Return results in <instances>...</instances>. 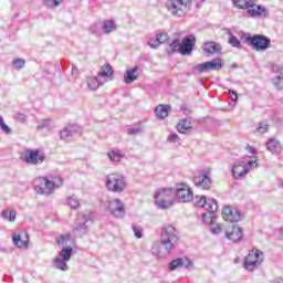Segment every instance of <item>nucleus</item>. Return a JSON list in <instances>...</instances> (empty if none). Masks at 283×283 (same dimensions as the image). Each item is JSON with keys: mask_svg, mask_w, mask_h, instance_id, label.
Instances as JSON below:
<instances>
[{"mask_svg": "<svg viewBox=\"0 0 283 283\" xmlns=\"http://www.w3.org/2000/svg\"><path fill=\"white\" fill-rule=\"evenodd\" d=\"M72 251H74V248L72 247H65L63 248L59 255L60 258H55L53 260V264L55 266V269H59L60 271H67V269H70L67 266V263L70 262V260H72Z\"/></svg>", "mask_w": 283, "mask_h": 283, "instance_id": "obj_11", "label": "nucleus"}, {"mask_svg": "<svg viewBox=\"0 0 283 283\" xmlns=\"http://www.w3.org/2000/svg\"><path fill=\"white\" fill-rule=\"evenodd\" d=\"M14 120H17V123H20V124H25L27 120H28V115L23 114V113H17L14 115Z\"/></svg>", "mask_w": 283, "mask_h": 283, "instance_id": "obj_42", "label": "nucleus"}, {"mask_svg": "<svg viewBox=\"0 0 283 283\" xmlns=\"http://www.w3.org/2000/svg\"><path fill=\"white\" fill-rule=\"evenodd\" d=\"M132 229L134 231L135 238H137V240H140V238H143V227L133 224Z\"/></svg>", "mask_w": 283, "mask_h": 283, "instance_id": "obj_41", "label": "nucleus"}, {"mask_svg": "<svg viewBox=\"0 0 283 283\" xmlns=\"http://www.w3.org/2000/svg\"><path fill=\"white\" fill-rule=\"evenodd\" d=\"M243 233L242 228L232 226L228 228V231H226V238L230 240V242H240L242 240Z\"/></svg>", "mask_w": 283, "mask_h": 283, "instance_id": "obj_20", "label": "nucleus"}, {"mask_svg": "<svg viewBox=\"0 0 283 283\" xmlns=\"http://www.w3.org/2000/svg\"><path fill=\"white\" fill-rule=\"evenodd\" d=\"M169 109H171V107L167 106V105H158L155 108V114L157 116V118H167L169 116Z\"/></svg>", "mask_w": 283, "mask_h": 283, "instance_id": "obj_30", "label": "nucleus"}, {"mask_svg": "<svg viewBox=\"0 0 283 283\" xmlns=\"http://www.w3.org/2000/svg\"><path fill=\"white\" fill-rule=\"evenodd\" d=\"M229 43L230 45H232V48H238L240 50V48H242V43H240V40H238V38H235V35L233 34H229Z\"/></svg>", "mask_w": 283, "mask_h": 283, "instance_id": "obj_40", "label": "nucleus"}, {"mask_svg": "<svg viewBox=\"0 0 283 283\" xmlns=\"http://www.w3.org/2000/svg\"><path fill=\"white\" fill-rule=\"evenodd\" d=\"M94 218V213L87 211L77 217V226L75 227L76 231H83L85 229V222L92 220Z\"/></svg>", "mask_w": 283, "mask_h": 283, "instance_id": "obj_23", "label": "nucleus"}, {"mask_svg": "<svg viewBox=\"0 0 283 283\" xmlns=\"http://www.w3.org/2000/svg\"><path fill=\"white\" fill-rule=\"evenodd\" d=\"M155 202L159 209H169L174 207V189L159 188L155 193Z\"/></svg>", "mask_w": 283, "mask_h": 283, "instance_id": "obj_5", "label": "nucleus"}, {"mask_svg": "<svg viewBox=\"0 0 283 283\" xmlns=\"http://www.w3.org/2000/svg\"><path fill=\"white\" fill-rule=\"evenodd\" d=\"M222 218L226 222H240L242 213L239 209L227 206L222 209Z\"/></svg>", "mask_w": 283, "mask_h": 283, "instance_id": "obj_16", "label": "nucleus"}, {"mask_svg": "<svg viewBox=\"0 0 283 283\" xmlns=\"http://www.w3.org/2000/svg\"><path fill=\"white\" fill-rule=\"evenodd\" d=\"M168 143H180V136L176 133H170L167 137Z\"/></svg>", "mask_w": 283, "mask_h": 283, "instance_id": "obj_47", "label": "nucleus"}, {"mask_svg": "<svg viewBox=\"0 0 283 283\" xmlns=\"http://www.w3.org/2000/svg\"><path fill=\"white\" fill-rule=\"evenodd\" d=\"M245 10L247 14H249L252 19H258V17H266V9L260 4H256L255 0H252Z\"/></svg>", "mask_w": 283, "mask_h": 283, "instance_id": "obj_17", "label": "nucleus"}, {"mask_svg": "<svg viewBox=\"0 0 283 283\" xmlns=\"http://www.w3.org/2000/svg\"><path fill=\"white\" fill-rule=\"evenodd\" d=\"M56 244L57 247H63V249H65V247H70L69 244H72V234L66 233L60 235V238L56 240Z\"/></svg>", "mask_w": 283, "mask_h": 283, "instance_id": "obj_32", "label": "nucleus"}, {"mask_svg": "<svg viewBox=\"0 0 283 283\" xmlns=\"http://www.w3.org/2000/svg\"><path fill=\"white\" fill-rule=\"evenodd\" d=\"M105 187L112 193H123L127 188V177L120 172H111L106 176Z\"/></svg>", "mask_w": 283, "mask_h": 283, "instance_id": "obj_3", "label": "nucleus"}, {"mask_svg": "<svg viewBox=\"0 0 283 283\" xmlns=\"http://www.w3.org/2000/svg\"><path fill=\"white\" fill-rule=\"evenodd\" d=\"M192 125H191V119H181L178 125H177V129L179 132V134H186L187 132H190V129H192Z\"/></svg>", "mask_w": 283, "mask_h": 283, "instance_id": "obj_28", "label": "nucleus"}, {"mask_svg": "<svg viewBox=\"0 0 283 283\" xmlns=\"http://www.w3.org/2000/svg\"><path fill=\"white\" fill-rule=\"evenodd\" d=\"M23 160L27 165H41L45 160V155L39 149H28L23 155Z\"/></svg>", "mask_w": 283, "mask_h": 283, "instance_id": "obj_14", "label": "nucleus"}, {"mask_svg": "<svg viewBox=\"0 0 283 283\" xmlns=\"http://www.w3.org/2000/svg\"><path fill=\"white\" fill-rule=\"evenodd\" d=\"M13 67L15 70H23L25 67V60L23 59H18L13 61Z\"/></svg>", "mask_w": 283, "mask_h": 283, "instance_id": "obj_44", "label": "nucleus"}, {"mask_svg": "<svg viewBox=\"0 0 283 283\" xmlns=\"http://www.w3.org/2000/svg\"><path fill=\"white\" fill-rule=\"evenodd\" d=\"M175 196L179 202L188 203L193 200V189L187 182L175 185Z\"/></svg>", "mask_w": 283, "mask_h": 283, "instance_id": "obj_9", "label": "nucleus"}, {"mask_svg": "<svg viewBox=\"0 0 283 283\" xmlns=\"http://www.w3.org/2000/svg\"><path fill=\"white\" fill-rule=\"evenodd\" d=\"M258 132H260V134H266V132H269V125L260 123L258 126Z\"/></svg>", "mask_w": 283, "mask_h": 283, "instance_id": "obj_49", "label": "nucleus"}, {"mask_svg": "<svg viewBox=\"0 0 283 283\" xmlns=\"http://www.w3.org/2000/svg\"><path fill=\"white\" fill-rule=\"evenodd\" d=\"M179 240L180 237L178 235L176 227L168 224L161 228L160 241L167 253H171V251H174V248L178 244Z\"/></svg>", "mask_w": 283, "mask_h": 283, "instance_id": "obj_4", "label": "nucleus"}, {"mask_svg": "<svg viewBox=\"0 0 283 283\" xmlns=\"http://www.w3.org/2000/svg\"><path fill=\"white\" fill-rule=\"evenodd\" d=\"M138 66H135L133 69H129L127 71H125L124 73V83L126 85H132V83H134V81H138Z\"/></svg>", "mask_w": 283, "mask_h": 283, "instance_id": "obj_22", "label": "nucleus"}, {"mask_svg": "<svg viewBox=\"0 0 283 283\" xmlns=\"http://www.w3.org/2000/svg\"><path fill=\"white\" fill-rule=\"evenodd\" d=\"M253 168H258V158L251 159L250 156H245L233 164L232 176L235 180H242Z\"/></svg>", "mask_w": 283, "mask_h": 283, "instance_id": "obj_2", "label": "nucleus"}, {"mask_svg": "<svg viewBox=\"0 0 283 283\" xmlns=\"http://www.w3.org/2000/svg\"><path fill=\"white\" fill-rule=\"evenodd\" d=\"M180 266H185V269L191 270L193 269V262L188 258H178L170 262L169 269L170 271H176V269H180Z\"/></svg>", "mask_w": 283, "mask_h": 283, "instance_id": "obj_19", "label": "nucleus"}, {"mask_svg": "<svg viewBox=\"0 0 283 283\" xmlns=\"http://www.w3.org/2000/svg\"><path fill=\"white\" fill-rule=\"evenodd\" d=\"M34 191L40 196H52L55 189L63 187V178L60 176H42L33 181Z\"/></svg>", "mask_w": 283, "mask_h": 283, "instance_id": "obj_1", "label": "nucleus"}, {"mask_svg": "<svg viewBox=\"0 0 283 283\" xmlns=\"http://www.w3.org/2000/svg\"><path fill=\"white\" fill-rule=\"evenodd\" d=\"M13 244L18 247V249H28V242H30V235L28 233H24V237H21V234H13L12 237Z\"/></svg>", "mask_w": 283, "mask_h": 283, "instance_id": "obj_21", "label": "nucleus"}, {"mask_svg": "<svg viewBox=\"0 0 283 283\" xmlns=\"http://www.w3.org/2000/svg\"><path fill=\"white\" fill-rule=\"evenodd\" d=\"M106 207L114 218H125V203L120 199L108 200Z\"/></svg>", "mask_w": 283, "mask_h": 283, "instance_id": "obj_13", "label": "nucleus"}, {"mask_svg": "<svg viewBox=\"0 0 283 283\" xmlns=\"http://www.w3.org/2000/svg\"><path fill=\"white\" fill-rule=\"evenodd\" d=\"M222 48L216 42H207L203 44V51L208 54H218Z\"/></svg>", "mask_w": 283, "mask_h": 283, "instance_id": "obj_27", "label": "nucleus"}, {"mask_svg": "<svg viewBox=\"0 0 283 283\" xmlns=\"http://www.w3.org/2000/svg\"><path fill=\"white\" fill-rule=\"evenodd\" d=\"M211 223L209 227V231L213 233V235H218L222 233V226L220 223H213V218H210Z\"/></svg>", "mask_w": 283, "mask_h": 283, "instance_id": "obj_37", "label": "nucleus"}, {"mask_svg": "<svg viewBox=\"0 0 283 283\" xmlns=\"http://www.w3.org/2000/svg\"><path fill=\"white\" fill-rule=\"evenodd\" d=\"M157 41H159L160 45H163V43H169V35L167 33H159L157 34Z\"/></svg>", "mask_w": 283, "mask_h": 283, "instance_id": "obj_45", "label": "nucleus"}, {"mask_svg": "<svg viewBox=\"0 0 283 283\" xmlns=\"http://www.w3.org/2000/svg\"><path fill=\"white\" fill-rule=\"evenodd\" d=\"M195 206L196 207H206L207 212L201 214V219L203 222H207V218H213V213L218 211V201L214 199H209L207 201L206 196H196L195 197Z\"/></svg>", "mask_w": 283, "mask_h": 283, "instance_id": "obj_6", "label": "nucleus"}, {"mask_svg": "<svg viewBox=\"0 0 283 283\" xmlns=\"http://www.w3.org/2000/svg\"><path fill=\"white\" fill-rule=\"evenodd\" d=\"M107 158L109 159L111 163H120V159L125 158V155L116 150H111L107 153Z\"/></svg>", "mask_w": 283, "mask_h": 283, "instance_id": "obj_35", "label": "nucleus"}, {"mask_svg": "<svg viewBox=\"0 0 283 283\" xmlns=\"http://www.w3.org/2000/svg\"><path fill=\"white\" fill-rule=\"evenodd\" d=\"M193 45H196V36L193 34H190L182 40L179 53L184 54V56L191 54V52L193 51Z\"/></svg>", "mask_w": 283, "mask_h": 283, "instance_id": "obj_18", "label": "nucleus"}, {"mask_svg": "<svg viewBox=\"0 0 283 283\" xmlns=\"http://www.w3.org/2000/svg\"><path fill=\"white\" fill-rule=\"evenodd\" d=\"M102 30L105 34H109L116 30V23H114V20H106L104 21V24L102 27Z\"/></svg>", "mask_w": 283, "mask_h": 283, "instance_id": "obj_34", "label": "nucleus"}, {"mask_svg": "<svg viewBox=\"0 0 283 283\" xmlns=\"http://www.w3.org/2000/svg\"><path fill=\"white\" fill-rule=\"evenodd\" d=\"M148 45H149V48H151L153 50H156V48H158L159 45H160V42L158 41V38H156V39H150L149 41H148Z\"/></svg>", "mask_w": 283, "mask_h": 283, "instance_id": "obj_48", "label": "nucleus"}, {"mask_svg": "<svg viewBox=\"0 0 283 283\" xmlns=\"http://www.w3.org/2000/svg\"><path fill=\"white\" fill-rule=\"evenodd\" d=\"M232 1H233V6H235L238 8V10H247L249 4L253 0H232Z\"/></svg>", "mask_w": 283, "mask_h": 283, "instance_id": "obj_38", "label": "nucleus"}, {"mask_svg": "<svg viewBox=\"0 0 283 283\" xmlns=\"http://www.w3.org/2000/svg\"><path fill=\"white\" fill-rule=\"evenodd\" d=\"M66 202L70 209L72 210H76L81 207V200H78V198H76V196L74 195L71 197H67Z\"/></svg>", "mask_w": 283, "mask_h": 283, "instance_id": "obj_36", "label": "nucleus"}, {"mask_svg": "<svg viewBox=\"0 0 283 283\" xmlns=\"http://www.w3.org/2000/svg\"><path fill=\"white\" fill-rule=\"evenodd\" d=\"M86 83H87L88 90H91L92 92H96V90H98V87H101V85H103V82H101V80H98V76L97 77H87Z\"/></svg>", "mask_w": 283, "mask_h": 283, "instance_id": "obj_31", "label": "nucleus"}, {"mask_svg": "<svg viewBox=\"0 0 283 283\" xmlns=\"http://www.w3.org/2000/svg\"><path fill=\"white\" fill-rule=\"evenodd\" d=\"M50 119H44L38 125V129H45V127H50Z\"/></svg>", "mask_w": 283, "mask_h": 283, "instance_id": "obj_51", "label": "nucleus"}, {"mask_svg": "<svg viewBox=\"0 0 283 283\" xmlns=\"http://www.w3.org/2000/svg\"><path fill=\"white\" fill-rule=\"evenodd\" d=\"M74 134H76V128L74 125H69L60 132V137L62 140H67V138L74 136Z\"/></svg>", "mask_w": 283, "mask_h": 283, "instance_id": "obj_29", "label": "nucleus"}, {"mask_svg": "<svg viewBox=\"0 0 283 283\" xmlns=\"http://www.w3.org/2000/svg\"><path fill=\"white\" fill-rule=\"evenodd\" d=\"M245 42L252 50H255V52H266V50L271 48V39L263 34L247 36Z\"/></svg>", "mask_w": 283, "mask_h": 283, "instance_id": "obj_7", "label": "nucleus"}, {"mask_svg": "<svg viewBox=\"0 0 283 283\" xmlns=\"http://www.w3.org/2000/svg\"><path fill=\"white\" fill-rule=\"evenodd\" d=\"M262 262H264V253L260 250H252L245 256L243 266L247 271H255Z\"/></svg>", "mask_w": 283, "mask_h": 283, "instance_id": "obj_10", "label": "nucleus"}, {"mask_svg": "<svg viewBox=\"0 0 283 283\" xmlns=\"http://www.w3.org/2000/svg\"><path fill=\"white\" fill-rule=\"evenodd\" d=\"M251 154H255V148H250Z\"/></svg>", "mask_w": 283, "mask_h": 283, "instance_id": "obj_54", "label": "nucleus"}, {"mask_svg": "<svg viewBox=\"0 0 283 283\" xmlns=\"http://www.w3.org/2000/svg\"><path fill=\"white\" fill-rule=\"evenodd\" d=\"M228 94H229V96H230V98H231V101H232L233 103H237V102H238V92H235V91H229Z\"/></svg>", "mask_w": 283, "mask_h": 283, "instance_id": "obj_52", "label": "nucleus"}, {"mask_svg": "<svg viewBox=\"0 0 283 283\" xmlns=\"http://www.w3.org/2000/svg\"><path fill=\"white\" fill-rule=\"evenodd\" d=\"M1 218L7 222H15L17 221V210L14 208H7L2 210Z\"/></svg>", "mask_w": 283, "mask_h": 283, "instance_id": "obj_26", "label": "nucleus"}, {"mask_svg": "<svg viewBox=\"0 0 283 283\" xmlns=\"http://www.w3.org/2000/svg\"><path fill=\"white\" fill-rule=\"evenodd\" d=\"M189 6H191V0H169L167 8L174 17H185Z\"/></svg>", "mask_w": 283, "mask_h": 283, "instance_id": "obj_8", "label": "nucleus"}, {"mask_svg": "<svg viewBox=\"0 0 283 283\" xmlns=\"http://www.w3.org/2000/svg\"><path fill=\"white\" fill-rule=\"evenodd\" d=\"M193 185L195 187H198V189L209 191L213 185V180H211V168H207L202 170L199 176H196L193 178Z\"/></svg>", "mask_w": 283, "mask_h": 283, "instance_id": "obj_12", "label": "nucleus"}, {"mask_svg": "<svg viewBox=\"0 0 283 283\" xmlns=\"http://www.w3.org/2000/svg\"><path fill=\"white\" fill-rule=\"evenodd\" d=\"M0 127L4 134H12V128H10L8 125H6V122L3 120V117L0 116Z\"/></svg>", "mask_w": 283, "mask_h": 283, "instance_id": "obj_46", "label": "nucleus"}, {"mask_svg": "<svg viewBox=\"0 0 283 283\" xmlns=\"http://www.w3.org/2000/svg\"><path fill=\"white\" fill-rule=\"evenodd\" d=\"M90 31L92 32V34H95L96 36H98V34H101V29H98L97 24H92L90 28Z\"/></svg>", "mask_w": 283, "mask_h": 283, "instance_id": "obj_50", "label": "nucleus"}, {"mask_svg": "<svg viewBox=\"0 0 283 283\" xmlns=\"http://www.w3.org/2000/svg\"><path fill=\"white\" fill-rule=\"evenodd\" d=\"M193 70L199 72V74H202L203 72H211V70L218 72V71L222 70V60L216 59V60H211L206 63L198 64V65L193 66Z\"/></svg>", "mask_w": 283, "mask_h": 283, "instance_id": "obj_15", "label": "nucleus"}, {"mask_svg": "<svg viewBox=\"0 0 283 283\" xmlns=\"http://www.w3.org/2000/svg\"><path fill=\"white\" fill-rule=\"evenodd\" d=\"M171 252H167L165 249V244H163V241L155 243L151 248V254L156 258H165L166 255H169Z\"/></svg>", "mask_w": 283, "mask_h": 283, "instance_id": "obj_24", "label": "nucleus"}, {"mask_svg": "<svg viewBox=\"0 0 283 283\" xmlns=\"http://www.w3.org/2000/svg\"><path fill=\"white\" fill-rule=\"evenodd\" d=\"M143 132V128H128V134L133 135V136H136V134H142Z\"/></svg>", "mask_w": 283, "mask_h": 283, "instance_id": "obj_53", "label": "nucleus"}, {"mask_svg": "<svg viewBox=\"0 0 283 283\" xmlns=\"http://www.w3.org/2000/svg\"><path fill=\"white\" fill-rule=\"evenodd\" d=\"M48 8H56L63 3V0H44Z\"/></svg>", "mask_w": 283, "mask_h": 283, "instance_id": "obj_43", "label": "nucleus"}, {"mask_svg": "<svg viewBox=\"0 0 283 283\" xmlns=\"http://www.w3.org/2000/svg\"><path fill=\"white\" fill-rule=\"evenodd\" d=\"M266 148L272 154H276L277 149H280V140H277L275 138L269 139L266 143Z\"/></svg>", "mask_w": 283, "mask_h": 283, "instance_id": "obj_33", "label": "nucleus"}, {"mask_svg": "<svg viewBox=\"0 0 283 283\" xmlns=\"http://www.w3.org/2000/svg\"><path fill=\"white\" fill-rule=\"evenodd\" d=\"M168 52H179L180 53V40L175 39L172 42L169 41L168 43Z\"/></svg>", "mask_w": 283, "mask_h": 283, "instance_id": "obj_39", "label": "nucleus"}, {"mask_svg": "<svg viewBox=\"0 0 283 283\" xmlns=\"http://www.w3.org/2000/svg\"><path fill=\"white\" fill-rule=\"evenodd\" d=\"M97 76L98 78H112V76H114V69L109 63H106L102 65Z\"/></svg>", "mask_w": 283, "mask_h": 283, "instance_id": "obj_25", "label": "nucleus"}]
</instances>
